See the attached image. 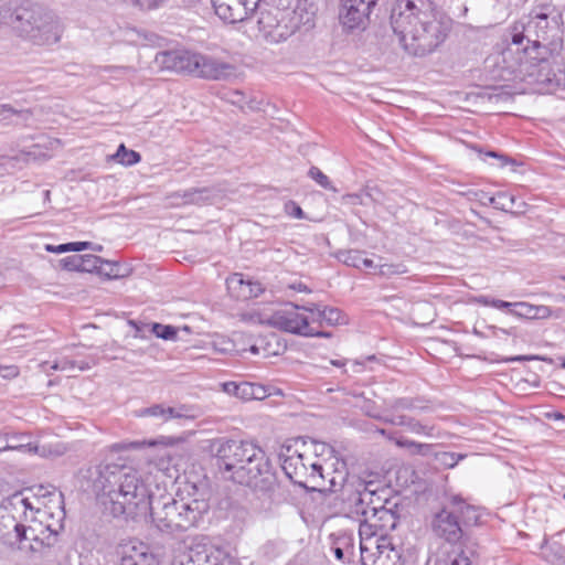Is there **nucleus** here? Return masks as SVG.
<instances>
[{"instance_id": "obj_1", "label": "nucleus", "mask_w": 565, "mask_h": 565, "mask_svg": "<svg viewBox=\"0 0 565 565\" xmlns=\"http://www.w3.org/2000/svg\"><path fill=\"white\" fill-rule=\"evenodd\" d=\"M89 478L105 513L136 521L150 512L153 525L168 534L196 526L210 509L205 500H175L170 495L151 502L142 475L126 465L103 461L89 470Z\"/></svg>"}, {"instance_id": "obj_2", "label": "nucleus", "mask_w": 565, "mask_h": 565, "mask_svg": "<svg viewBox=\"0 0 565 565\" xmlns=\"http://www.w3.org/2000/svg\"><path fill=\"white\" fill-rule=\"evenodd\" d=\"M390 20L404 51L418 57L435 52L450 30L434 0H396Z\"/></svg>"}, {"instance_id": "obj_3", "label": "nucleus", "mask_w": 565, "mask_h": 565, "mask_svg": "<svg viewBox=\"0 0 565 565\" xmlns=\"http://www.w3.org/2000/svg\"><path fill=\"white\" fill-rule=\"evenodd\" d=\"M216 465L225 478L264 494L277 488V478L265 451L257 445L236 439H216L212 446Z\"/></svg>"}, {"instance_id": "obj_4", "label": "nucleus", "mask_w": 565, "mask_h": 565, "mask_svg": "<svg viewBox=\"0 0 565 565\" xmlns=\"http://www.w3.org/2000/svg\"><path fill=\"white\" fill-rule=\"evenodd\" d=\"M10 24L20 38L40 46L60 42L64 32L61 19L53 11L28 1L14 8Z\"/></svg>"}, {"instance_id": "obj_5", "label": "nucleus", "mask_w": 565, "mask_h": 565, "mask_svg": "<svg viewBox=\"0 0 565 565\" xmlns=\"http://www.w3.org/2000/svg\"><path fill=\"white\" fill-rule=\"evenodd\" d=\"M372 483L359 482L355 490L348 500L352 505V512L361 515H367L376 525L381 533H390L398 523V516L395 512L384 505H376L374 497L375 490L371 489Z\"/></svg>"}, {"instance_id": "obj_6", "label": "nucleus", "mask_w": 565, "mask_h": 565, "mask_svg": "<svg viewBox=\"0 0 565 565\" xmlns=\"http://www.w3.org/2000/svg\"><path fill=\"white\" fill-rule=\"evenodd\" d=\"M257 25L260 34L271 43H280L296 33V21H289L288 10L258 6Z\"/></svg>"}, {"instance_id": "obj_7", "label": "nucleus", "mask_w": 565, "mask_h": 565, "mask_svg": "<svg viewBox=\"0 0 565 565\" xmlns=\"http://www.w3.org/2000/svg\"><path fill=\"white\" fill-rule=\"evenodd\" d=\"M299 309H302V307L292 305L291 309L277 311L271 315L268 322L279 330L295 334H300L303 337H331L329 332L315 331L313 328L309 326L308 318L298 312Z\"/></svg>"}, {"instance_id": "obj_8", "label": "nucleus", "mask_w": 565, "mask_h": 565, "mask_svg": "<svg viewBox=\"0 0 565 565\" xmlns=\"http://www.w3.org/2000/svg\"><path fill=\"white\" fill-rule=\"evenodd\" d=\"M431 529L438 537L449 543L459 542L463 534L459 515H457V509H454L451 503L435 514Z\"/></svg>"}, {"instance_id": "obj_9", "label": "nucleus", "mask_w": 565, "mask_h": 565, "mask_svg": "<svg viewBox=\"0 0 565 565\" xmlns=\"http://www.w3.org/2000/svg\"><path fill=\"white\" fill-rule=\"evenodd\" d=\"M199 53L188 50H172L159 52L156 61L161 67L177 73L195 75L198 71Z\"/></svg>"}, {"instance_id": "obj_10", "label": "nucleus", "mask_w": 565, "mask_h": 565, "mask_svg": "<svg viewBox=\"0 0 565 565\" xmlns=\"http://www.w3.org/2000/svg\"><path fill=\"white\" fill-rule=\"evenodd\" d=\"M376 0H341L340 22L347 30L361 28Z\"/></svg>"}, {"instance_id": "obj_11", "label": "nucleus", "mask_w": 565, "mask_h": 565, "mask_svg": "<svg viewBox=\"0 0 565 565\" xmlns=\"http://www.w3.org/2000/svg\"><path fill=\"white\" fill-rule=\"evenodd\" d=\"M215 13L227 23L248 19L258 8L248 0H211Z\"/></svg>"}, {"instance_id": "obj_12", "label": "nucleus", "mask_w": 565, "mask_h": 565, "mask_svg": "<svg viewBox=\"0 0 565 565\" xmlns=\"http://www.w3.org/2000/svg\"><path fill=\"white\" fill-rule=\"evenodd\" d=\"M0 509L13 519L26 524L34 522L36 519L35 514L40 512V510L35 509L29 498L24 497L22 492H15L6 498L2 501Z\"/></svg>"}, {"instance_id": "obj_13", "label": "nucleus", "mask_w": 565, "mask_h": 565, "mask_svg": "<svg viewBox=\"0 0 565 565\" xmlns=\"http://www.w3.org/2000/svg\"><path fill=\"white\" fill-rule=\"evenodd\" d=\"M198 64L195 76L204 79L222 81L234 75L235 72L234 65L201 53H199Z\"/></svg>"}, {"instance_id": "obj_14", "label": "nucleus", "mask_w": 565, "mask_h": 565, "mask_svg": "<svg viewBox=\"0 0 565 565\" xmlns=\"http://www.w3.org/2000/svg\"><path fill=\"white\" fill-rule=\"evenodd\" d=\"M0 533L10 544L24 540H36V531L31 524L21 523L0 509Z\"/></svg>"}, {"instance_id": "obj_15", "label": "nucleus", "mask_w": 565, "mask_h": 565, "mask_svg": "<svg viewBox=\"0 0 565 565\" xmlns=\"http://www.w3.org/2000/svg\"><path fill=\"white\" fill-rule=\"evenodd\" d=\"M121 565H158V561L148 545L137 543L122 547Z\"/></svg>"}, {"instance_id": "obj_16", "label": "nucleus", "mask_w": 565, "mask_h": 565, "mask_svg": "<svg viewBox=\"0 0 565 565\" xmlns=\"http://www.w3.org/2000/svg\"><path fill=\"white\" fill-rule=\"evenodd\" d=\"M302 310L310 312L313 320L324 321L329 326L347 323V316L335 307L322 306L320 303H308L302 306Z\"/></svg>"}, {"instance_id": "obj_17", "label": "nucleus", "mask_w": 565, "mask_h": 565, "mask_svg": "<svg viewBox=\"0 0 565 565\" xmlns=\"http://www.w3.org/2000/svg\"><path fill=\"white\" fill-rule=\"evenodd\" d=\"M289 21H296V32L301 28L309 30L315 25L316 6L308 0H299L292 11L288 10Z\"/></svg>"}, {"instance_id": "obj_18", "label": "nucleus", "mask_w": 565, "mask_h": 565, "mask_svg": "<svg viewBox=\"0 0 565 565\" xmlns=\"http://www.w3.org/2000/svg\"><path fill=\"white\" fill-rule=\"evenodd\" d=\"M139 417L151 416L158 418L161 423H167L172 418H188L186 408L182 407H166L161 404H156L150 407L141 408L136 412Z\"/></svg>"}, {"instance_id": "obj_19", "label": "nucleus", "mask_w": 565, "mask_h": 565, "mask_svg": "<svg viewBox=\"0 0 565 565\" xmlns=\"http://www.w3.org/2000/svg\"><path fill=\"white\" fill-rule=\"evenodd\" d=\"M377 556L374 559L380 565H401L399 552L394 547L392 537L388 533H381L377 542Z\"/></svg>"}, {"instance_id": "obj_20", "label": "nucleus", "mask_w": 565, "mask_h": 565, "mask_svg": "<svg viewBox=\"0 0 565 565\" xmlns=\"http://www.w3.org/2000/svg\"><path fill=\"white\" fill-rule=\"evenodd\" d=\"M527 34L534 32L536 39L533 40L534 47L544 46L550 43L548 32L551 31L548 17L545 13H539L532 18L525 28Z\"/></svg>"}, {"instance_id": "obj_21", "label": "nucleus", "mask_w": 565, "mask_h": 565, "mask_svg": "<svg viewBox=\"0 0 565 565\" xmlns=\"http://www.w3.org/2000/svg\"><path fill=\"white\" fill-rule=\"evenodd\" d=\"M214 196V190L209 186L190 188L182 191L173 192L171 199H180L182 204L203 205Z\"/></svg>"}, {"instance_id": "obj_22", "label": "nucleus", "mask_w": 565, "mask_h": 565, "mask_svg": "<svg viewBox=\"0 0 565 565\" xmlns=\"http://www.w3.org/2000/svg\"><path fill=\"white\" fill-rule=\"evenodd\" d=\"M171 565H211L205 552L192 547H181L174 552Z\"/></svg>"}, {"instance_id": "obj_23", "label": "nucleus", "mask_w": 565, "mask_h": 565, "mask_svg": "<svg viewBox=\"0 0 565 565\" xmlns=\"http://www.w3.org/2000/svg\"><path fill=\"white\" fill-rule=\"evenodd\" d=\"M307 452L303 451L299 456L294 457L292 461L281 463V468L286 476L299 486H306L303 476L308 475V466H305Z\"/></svg>"}, {"instance_id": "obj_24", "label": "nucleus", "mask_w": 565, "mask_h": 565, "mask_svg": "<svg viewBox=\"0 0 565 565\" xmlns=\"http://www.w3.org/2000/svg\"><path fill=\"white\" fill-rule=\"evenodd\" d=\"M6 439L3 440L4 451L17 450L21 452H38L39 446L30 440V437L21 433H4Z\"/></svg>"}, {"instance_id": "obj_25", "label": "nucleus", "mask_w": 565, "mask_h": 565, "mask_svg": "<svg viewBox=\"0 0 565 565\" xmlns=\"http://www.w3.org/2000/svg\"><path fill=\"white\" fill-rule=\"evenodd\" d=\"M510 315L523 319H542L551 315V309L546 306H535L524 301L514 302Z\"/></svg>"}, {"instance_id": "obj_26", "label": "nucleus", "mask_w": 565, "mask_h": 565, "mask_svg": "<svg viewBox=\"0 0 565 565\" xmlns=\"http://www.w3.org/2000/svg\"><path fill=\"white\" fill-rule=\"evenodd\" d=\"M250 286V279H245L241 273H234L226 279V287L230 295L237 300H248L252 298L247 287Z\"/></svg>"}, {"instance_id": "obj_27", "label": "nucleus", "mask_w": 565, "mask_h": 565, "mask_svg": "<svg viewBox=\"0 0 565 565\" xmlns=\"http://www.w3.org/2000/svg\"><path fill=\"white\" fill-rule=\"evenodd\" d=\"M450 503L454 509H457V515H459L461 526L477 524V522L480 518V514L475 507L467 504L465 501H462L458 497H454L452 500L450 501Z\"/></svg>"}, {"instance_id": "obj_28", "label": "nucleus", "mask_w": 565, "mask_h": 565, "mask_svg": "<svg viewBox=\"0 0 565 565\" xmlns=\"http://www.w3.org/2000/svg\"><path fill=\"white\" fill-rule=\"evenodd\" d=\"M324 476V468L320 460L316 458L315 461L309 462L308 475L303 476L305 487L308 488V483H311L312 490L323 489Z\"/></svg>"}, {"instance_id": "obj_29", "label": "nucleus", "mask_w": 565, "mask_h": 565, "mask_svg": "<svg viewBox=\"0 0 565 565\" xmlns=\"http://www.w3.org/2000/svg\"><path fill=\"white\" fill-rule=\"evenodd\" d=\"M307 443L302 438L287 440L282 444L278 451V457L281 463H286L287 461H292L294 457L299 456L301 452L306 451Z\"/></svg>"}, {"instance_id": "obj_30", "label": "nucleus", "mask_w": 565, "mask_h": 565, "mask_svg": "<svg viewBox=\"0 0 565 565\" xmlns=\"http://www.w3.org/2000/svg\"><path fill=\"white\" fill-rule=\"evenodd\" d=\"M223 391L242 401H252L253 383L250 382H225L222 384Z\"/></svg>"}, {"instance_id": "obj_31", "label": "nucleus", "mask_w": 565, "mask_h": 565, "mask_svg": "<svg viewBox=\"0 0 565 565\" xmlns=\"http://www.w3.org/2000/svg\"><path fill=\"white\" fill-rule=\"evenodd\" d=\"M395 444L408 449L412 455L429 456L433 450V445L430 444H422L403 437L395 439Z\"/></svg>"}, {"instance_id": "obj_32", "label": "nucleus", "mask_w": 565, "mask_h": 565, "mask_svg": "<svg viewBox=\"0 0 565 565\" xmlns=\"http://www.w3.org/2000/svg\"><path fill=\"white\" fill-rule=\"evenodd\" d=\"M489 204L494 209L509 212L514 207L515 196L507 192H499L497 195L489 199Z\"/></svg>"}, {"instance_id": "obj_33", "label": "nucleus", "mask_w": 565, "mask_h": 565, "mask_svg": "<svg viewBox=\"0 0 565 565\" xmlns=\"http://www.w3.org/2000/svg\"><path fill=\"white\" fill-rule=\"evenodd\" d=\"M114 159L124 166H134L140 161L141 157L137 151L127 149L121 143L114 154Z\"/></svg>"}, {"instance_id": "obj_34", "label": "nucleus", "mask_w": 565, "mask_h": 565, "mask_svg": "<svg viewBox=\"0 0 565 565\" xmlns=\"http://www.w3.org/2000/svg\"><path fill=\"white\" fill-rule=\"evenodd\" d=\"M419 402H420L419 398L399 397V398H395L394 401L390 402L387 404V408L393 413H397L399 411H406V409L420 408V406L418 405Z\"/></svg>"}, {"instance_id": "obj_35", "label": "nucleus", "mask_w": 565, "mask_h": 565, "mask_svg": "<svg viewBox=\"0 0 565 565\" xmlns=\"http://www.w3.org/2000/svg\"><path fill=\"white\" fill-rule=\"evenodd\" d=\"M363 516L364 519L360 522L359 526V536L360 540H364V543L366 544L370 537H379L381 532L376 529V525H374L369 514Z\"/></svg>"}, {"instance_id": "obj_36", "label": "nucleus", "mask_w": 565, "mask_h": 565, "mask_svg": "<svg viewBox=\"0 0 565 565\" xmlns=\"http://www.w3.org/2000/svg\"><path fill=\"white\" fill-rule=\"evenodd\" d=\"M544 556L552 565H565V547L561 544H552L544 552Z\"/></svg>"}, {"instance_id": "obj_37", "label": "nucleus", "mask_w": 565, "mask_h": 565, "mask_svg": "<svg viewBox=\"0 0 565 565\" xmlns=\"http://www.w3.org/2000/svg\"><path fill=\"white\" fill-rule=\"evenodd\" d=\"M377 542L379 537H370L366 544L364 543V540H360L361 562L363 565L366 564L367 559L373 556H377Z\"/></svg>"}, {"instance_id": "obj_38", "label": "nucleus", "mask_w": 565, "mask_h": 565, "mask_svg": "<svg viewBox=\"0 0 565 565\" xmlns=\"http://www.w3.org/2000/svg\"><path fill=\"white\" fill-rule=\"evenodd\" d=\"M364 253L356 249L342 250L338 254V258L345 264L354 268H361V262Z\"/></svg>"}, {"instance_id": "obj_39", "label": "nucleus", "mask_w": 565, "mask_h": 565, "mask_svg": "<svg viewBox=\"0 0 565 565\" xmlns=\"http://www.w3.org/2000/svg\"><path fill=\"white\" fill-rule=\"evenodd\" d=\"M50 367H51V370H54V371H73L75 369L85 371V370L89 369V365L86 362L77 363L74 360L63 358L61 360L55 361Z\"/></svg>"}, {"instance_id": "obj_40", "label": "nucleus", "mask_w": 565, "mask_h": 565, "mask_svg": "<svg viewBox=\"0 0 565 565\" xmlns=\"http://www.w3.org/2000/svg\"><path fill=\"white\" fill-rule=\"evenodd\" d=\"M120 269H121V266L118 263L105 260L102 258V264L99 267L98 275L104 276L108 279H116V278L124 276V274L120 271Z\"/></svg>"}, {"instance_id": "obj_41", "label": "nucleus", "mask_w": 565, "mask_h": 565, "mask_svg": "<svg viewBox=\"0 0 565 565\" xmlns=\"http://www.w3.org/2000/svg\"><path fill=\"white\" fill-rule=\"evenodd\" d=\"M81 271L83 273H99V267L102 264V257L93 255V254H86L81 255Z\"/></svg>"}, {"instance_id": "obj_42", "label": "nucleus", "mask_w": 565, "mask_h": 565, "mask_svg": "<svg viewBox=\"0 0 565 565\" xmlns=\"http://www.w3.org/2000/svg\"><path fill=\"white\" fill-rule=\"evenodd\" d=\"M308 175L315 180L321 188L338 192V189L333 186L332 182L319 168L311 167L308 171Z\"/></svg>"}, {"instance_id": "obj_43", "label": "nucleus", "mask_w": 565, "mask_h": 565, "mask_svg": "<svg viewBox=\"0 0 565 565\" xmlns=\"http://www.w3.org/2000/svg\"><path fill=\"white\" fill-rule=\"evenodd\" d=\"M466 455L450 451H441L436 454V460L445 468H454Z\"/></svg>"}, {"instance_id": "obj_44", "label": "nucleus", "mask_w": 565, "mask_h": 565, "mask_svg": "<svg viewBox=\"0 0 565 565\" xmlns=\"http://www.w3.org/2000/svg\"><path fill=\"white\" fill-rule=\"evenodd\" d=\"M152 332L156 334L157 338L163 339V340H174L178 334V329L168 326V324H161V323H152L151 327Z\"/></svg>"}, {"instance_id": "obj_45", "label": "nucleus", "mask_w": 565, "mask_h": 565, "mask_svg": "<svg viewBox=\"0 0 565 565\" xmlns=\"http://www.w3.org/2000/svg\"><path fill=\"white\" fill-rule=\"evenodd\" d=\"M406 429L409 430L413 434L417 435H424V436H433L434 435V427L428 426L425 424H422L419 420L411 417L409 420H407Z\"/></svg>"}, {"instance_id": "obj_46", "label": "nucleus", "mask_w": 565, "mask_h": 565, "mask_svg": "<svg viewBox=\"0 0 565 565\" xmlns=\"http://www.w3.org/2000/svg\"><path fill=\"white\" fill-rule=\"evenodd\" d=\"M407 273V268L403 264H383L379 266V275L383 277H391L394 275H402Z\"/></svg>"}, {"instance_id": "obj_47", "label": "nucleus", "mask_w": 565, "mask_h": 565, "mask_svg": "<svg viewBox=\"0 0 565 565\" xmlns=\"http://www.w3.org/2000/svg\"><path fill=\"white\" fill-rule=\"evenodd\" d=\"M333 545L343 547V551L348 553V555L353 554V537L351 534H339L337 537H334Z\"/></svg>"}, {"instance_id": "obj_48", "label": "nucleus", "mask_w": 565, "mask_h": 565, "mask_svg": "<svg viewBox=\"0 0 565 565\" xmlns=\"http://www.w3.org/2000/svg\"><path fill=\"white\" fill-rule=\"evenodd\" d=\"M341 204L343 205H366L367 201L364 198V192L348 193L341 196Z\"/></svg>"}, {"instance_id": "obj_49", "label": "nucleus", "mask_w": 565, "mask_h": 565, "mask_svg": "<svg viewBox=\"0 0 565 565\" xmlns=\"http://www.w3.org/2000/svg\"><path fill=\"white\" fill-rule=\"evenodd\" d=\"M81 255H72L60 260V265L63 269L70 271H81Z\"/></svg>"}, {"instance_id": "obj_50", "label": "nucleus", "mask_w": 565, "mask_h": 565, "mask_svg": "<svg viewBox=\"0 0 565 565\" xmlns=\"http://www.w3.org/2000/svg\"><path fill=\"white\" fill-rule=\"evenodd\" d=\"M462 194L466 195L470 201H477L482 205H488L489 199H491V195L481 190L469 189L466 192H462Z\"/></svg>"}, {"instance_id": "obj_51", "label": "nucleus", "mask_w": 565, "mask_h": 565, "mask_svg": "<svg viewBox=\"0 0 565 565\" xmlns=\"http://www.w3.org/2000/svg\"><path fill=\"white\" fill-rule=\"evenodd\" d=\"M246 98H247L246 94L241 90H231L226 94V99L231 104L239 107L243 110H245Z\"/></svg>"}, {"instance_id": "obj_52", "label": "nucleus", "mask_w": 565, "mask_h": 565, "mask_svg": "<svg viewBox=\"0 0 565 565\" xmlns=\"http://www.w3.org/2000/svg\"><path fill=\"white\" fill-rule=\"evenodd\" d=\"M365 200L373 203H382L384 199L383 192L377 186H365L363 190Z\"/></svg>"}, {"instance_id": "obj_53", "label": "nucleus", "mask_w": 565, "mask_h": 565, "mask_svg": "<svg viewBox=\"0 0 565 565\" xmlns=\"http://www.w3.org/2000/svg\"><path fill=\"white\" fill-rule=\"evenodd\" d=\"M374 417L379 418V416H374ZM380 419H382L384 423H388V424L396 425V426H403L406 428L407 420H409L411 417L406 416V415L393 414L391 416L380 417Z\"/></svg>"}, {"instance_id": "obj_54", "label": "nucleus", "mask_w": 565, "mask_h": 565, "mask_svg": "<svg viewBox=\"0 0 565 565\" xmlns=\"http://www.w3.org/2000/svg\"><path fill=\"white\" fill-rule=\"evenodd\" d=\"M312 452L316 457L328 455L331 456L333 454V448L324 443H311Z\"/></svg>"}, {"instance_id": "obj_55", "label": "nucleus", "mask_w": 565, "mask_h": 565, "mask_svg": "<svg viewBox=\"0 0 565 565\" xmlns=\"http://www.w3.org/2000/svg\"><path fill=\"white\" fill-rule=\"evenodd\" d=\"M286 211L289 215H291L292 217H296V218H299V220H302L305 218V212L302 211V209L296 204L295 202L292 201H289L287 204H286Z\"/></svg>"}, {"instance_id": "obj_56", "label": "nucleus", "mask_w": 565, "mask_h": 565, "mask_svg": "<svg viewBox=\"0 0 565 565\" xmlns=\"http://www.w3.org/2000/svg\"><path fill=\"white\" fill-rule=\"evenodd\" d=\"M483 157L482 159L486 160V158L490 157V158H495V159H499L500 160V167H504L507 166L508 163H514V160L502 154V153H499V152H495V151H487L484 153H482Z\"/></svg>"}, {"instance_id": "obj_57", "label": "nucleus", "mask_w": 565, "mask_h": 565, "mask_svg": "<svg viewBox=\"0 0 565 565\" xmlns=\"http://www.w3.org/2000/svg\"><path fill=\"white\" fill-rule=\"evenodd\" d=\"M19 373V367L15 365H0V375L3 379H14Z\"/></svg>"}, {"instance_id": "obj_58", "label": "nucleus", "mask_w": 565, "mask_h": 565, "mask_svg": "<svg viewBox=\"0 0 565 565\" xmlns=\"http://www.w3.org/2000/svg\"><path fill=\"white\" fill-rule=\"evenodd\" d=\"M331 551L334 555V557L340 561L341 563H349L350 562V556L351 555H348L347 552L343 551V547L341 546H335V545H331Z\"/></svg>"}, {"instance_id": "obj_59", "label": "nucleus", "mask_w": 565, "mask_h": 565, "mask_svg": "<svg viewBox=\"0 0 565 565\" xmlns=\"http://www.w3.org/2000/svg\"><path fill=\"white\" fill-rule=\"evenodd\" d=\"M67 252H82L92 246L90 242H72L65 244Z\"/></svg>"}, {"instance_id": "obj_60", "label": "nucleus", "mask_w": 565, "mask_h": 565, "mask_svg": "<svg viewBox=\"0 0 565 565\" xmlns=\"http://www.w3.org/2000/svg\"><path fill=\"white\" fill-rule=\"evenodd\" d=\"M263 100L258 99L256 96H250L246 98L245 110L257 111L262 109Z\"/></svg>"}, {"instance_id": "obj_61", "label": "nucleus", "mask_w": 565, "mask_h": 565, "mask_svg": "<svg viewBox=\"0 0 565 565\" xmlns=\"http://www.w3.org/2000/svg\"><path fill=\"white\" fill-rule=\"evenodd\" d=\"M341 486V482H338L335 480V477H331L330 479L327 480V476H324V488L323 489H318V491H329V492H335L338 487Z\"/></svg>"}, {"instance_id": "obj_62", "label": "nucleus", "mask_w": 565, "mask_h": 565, "mask_svg": "<svg viewBox=\"0 0 565 565\" xmlns=\"http://www.w3.org/2000/svg\"><path fill=\"white\" fill-rule=\"evenodd\" d=\"M20 111L15 110L8 104H0V119H8L13 115L19 114Z\"/></svg>"}, {"instance_id": "obj_63", "label": "nucleus", "mask_w": 565, "mask_h": 565, "mask_svg": "<svg viewBox=\"0 0 565 565\" xmlns=\"http://www.w3.org/2000/svg\"><path fill=\"white\" fill-rule=\"evenodd\" d=\"M265 397H267L266 388L260 384L253 383L252 399H263Z\"/></svg>"}, {"instance_id": "obj_64", "label": "nucleus", "mask_w": 565, "mask_h": 565, "mask_svg": "<svg viewBox=\"0 0 565 565\" xmlns=\"http://www.w3.org/2000/svg\"><path fill=\"white\" fill-rule=\"evenodd\" d=\"M514 302L504 301L501 299H492L491 300V307L500 310H508L510 312L511 309H513Z\"/></svg>"}]
</instances>
